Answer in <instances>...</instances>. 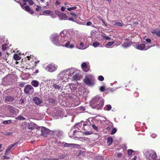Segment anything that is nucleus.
<instances>
[{"mask_svg":"<svg viewBox=\"0 0 160 160\" xmlns=\"http://www.w3.org/2000/svg\"><path fill=\"white\" fill-rule=\"evenodd\" d=\"M68 38H65L64 37H60L59 36L56 35L52 37V41L53 44L56 46H65L67 48H72L74 47V45L72 44H70L69 42H67L65 44H59V43H63L66 41Z\"/></svg>","mask_w":160,"mask_h":160,"instance_id":"nucleus-1","label":"nucleus"},{"mask_svg":"<svg viewBox=\"0 0 160 160\" xmlns=\"http://www.w3.org/2000/svg\"><path fill=\"white\" fill-rule=\"evenodd\" d=\"M103 105V102L98 97L94 98L90 102V106L92 108H97L98 110L102 108Z\"/></svg>","mask_w":160,"mask_h":160,"instance_id":"nucleus-2","label":"nucleus"},{"mask_svg":"<svg viewBox=\"0 0 160 160\" xmlns=\"http://www.w3.org/2000/svg\"><path fill=\"white\" fill-rule=\"evenodd\" d=\"M84 83L88 86H92L95 83V79L94 77L89 75L85 77L83 79Z\"/></svg>","mask_w":160,"mask_h":160,"instance_id":"nucleus-3","label":"nucleus"},{"mask_svg":"<svg viewBox=\"0 0 160 160\" xmlns=\"http://www.w3.org/2000/svg\"><path fill=\"white\" fill-rule=\"evenodd\" d=\"M133 45L135 48L141 50H146L152 47V46H148V48H145V44L143 43L140 44L139 43H134Z\"/></svg>","mask_w":160,"mask_h":160,"instance_id":"nucleus-4","label":"nucleus"},{"mask_svg":"<svg viewBox=\"0 0 160 160\" xmlns=\"http://www.w3.org/2000/svg\"><path fill=\"white\" fill-rule=\"evenodd\" d=\"M58 68L57 65L54 63H51L48 64L46 67V69L48 72H53L56 70Z\"/></svg>","mask_w":160,"mask_h":160,"instance_id":"nucleus-5","label":"nucleus"},{"mask_svg":"<svg viewBox=\"0 0 160 160\" xmlns=\"http://www.w3.org/2000/svg\"><path fill=\"white\" fill-rule=\"evenodd\" d=\"M24 92L26 94L31 95L33 93L34 88L31 85H27L24 88Z\"/></svg>","mask_w":160,"mask_h":160,"instance_id":"nucleus-6","label":"nucleus"},{"mask_svg":"<svg viewBox=\"0 0 160 160\" xmlns=\"http://www.w3.org/2000/svg\"><path fill=\"white\" fill-rule=\"evenodd\" d=\"M27 127L28 129L31 130L36 128L37 130H40L41 128L40 127L38 126L36 124L32 122L28 123Z\"/></svg>","mask_w":160,"mask_h":160,"instance_id":"nucleus-7","label":"nucleus"},{"mask_svg":"<svg viewBox=\"0 0 160 160\" xmlns=\"http://www.w3.org/2000/svg\"><path fill=\"white\" fill-rule=\"evenodd\" d=\"M146 155L147 158L149 159H152L156 157V154L154 151L150 150L147 151L146 153Z\"/></svg>","mask_w":160,"mask_h":160,"instance_id":"nucleus-8","label":"nucleus"},{"mask_svg":"<svg viewBox=\"0 0 160 160\" xmlns=\"http://www.w3.org/2000/svg\"><path fill=\"white\" fill-rule=\"evenodd\" d=\"M39 131L41 132L40 135L45 137H47L49 133V130L46 129V128L43 127H42V128H40V130H37L36 131L37 133V132Z\"/></svg>","mask_w":160,"mask_h":160,"instance_id":"nucleus-9","label":"nucleus"},{"mask_svg":"<svg viewBox=\"0 0 160 160\" xmlns=\"http://www.w3.org/2000/svg\"><path fill=\"white\" fill-rule=\"evenodd\" d=\"M76 72V70L74 68H71L69 69V72L68 74L69 76L70 77L72 76V75H74L73 76V78L74 79H76L78 78V77L77 76V74H75Z\"/></svg>","mask_w":160,"mask_h":160,"instance_id":"nucleus-10","label":"nucleus"},{"mask_svg":"<svg viewBox=\"0 0 160 160\" xmlns=\"http://www.w3.org/2000/svg\"><path fill=\"white\" fill-rule=\"evenodd\" d=\"M78 130H79L80 131H77L76 130L73 131V137L78 139L82 138L81 135L79 134L80 132H81L82 130H80L79 129H78Z\"/></svg>","mask_w":160,"mask_h":160,"instance_id":"nucleus-11","label":"nucleus"},{"mask_svg":"<svg viewBox=\"0 0 160 160\" xmlns=\"http://www.w3.org/2000/svg\"><path fill=\"white\" fill-rule=\"evenodd\" d=\"M81 66L83 70L85 72H88L90 70V66L87 65L86 62L82 63Z\"/></svg>","mask_w":160,"mask_h":160,"instance_id":"nucleus-12","label":"nucleus"},{"mask_svg":"<svg viewBox=\"0 0 160 160\" xmlns=\"http://www.w3.org/2000/svg\"><path fill=\"white\" fill-rule=\"evenodd\" d=\"M4 100L7 103H8V102H10L14 101V98L12 96H8L5 97L4 98Z\"/></svg>","mask_w":160,"mask_h":160,"instance_id":"nucleus-13","label":"nucleus"},{"mask_svg":"<svg viewBox=\"0 0 160 160\" xmlns=\"http://www.w3.org/2000/svg\"><path fill=\"white\" fill-rule=\"evenodd\" d=\"M23 9L25 10L27 12L30 13L32 14L34 13V12L32 9H31L30 7L28 5H27L23 7Z\"/></svg>","mask_w":160,"mask_h":160,"instance_id":"nucleus-14","label":"nucleus"},{"mask_svg":"<svg viewBox=\"0 0 160 160\" xmlns=\"http://www.w3.org/2000/svg\"><path fill=\"white\" fill-rule=\"evenodd\" d=\"M33 100L35 103L37 105H39L42 102L41 99L37 97H34L33 99Z\"/></svg>","mask_w":160,"mask_h":160,"instance_id":"nucleus-15","label":"nucleus"},{"mask_svg":"<svg viewBox=\"0 0 160 160\" xmlns=\"http://www.w3.org/2000/svg\"><path fill=\"white\" fill-rule=\"evenodd\" d=\"M68 33V32L66 30H63L61 32L59 36H60V37H64L65 38H68V37L67 35Z\"/></svg>","mask_w":160,"mask_h":160,"instance_id":"nucleus-16","label":"nucleus"},{"mask_svg":"<svg viewBox=\"0 0 160 160\" xmlns=\"http://www.w3.org/2000/svg\"><path fill=\"white\" fill-rule=\"evenodd\" d=\"M31 84L35 87H38L39 85V82L37 80H33L31 82Z\"/></svg>","mask_w":160,"mask_h":160,"instance_id":"nucleus-17","label":"nucleus"},{"mask_svg":"<svg viewBox=\"0 0 160 160\" xmlns=\"http://www.w3.org/2000/svg\"><path fill=\"white\" fill-rule=\"evenodd\" d=\"M63 144V147L64 148L71 147L73 146V145H74V144L68 143L65 142H64Z\"/></svg>","mask_w":160,"mask_h":160,"instance_id":"nucleus-18","label":"nucleus"},{"mask_svg":"<svg viewBox=\"0 0 160 160\" xmlns=\"http://www.w3.org/2000/svg\"><path fill=\"white\" fill-rule=\"evenodd\" d=\"M13 58L16 61L20 60L21 59V57L18 54H15L13 55Z\"/></svg>","mask_w":160,"mask_h":160,"instance_id":"nucleus-19","label":"nucleus"},{"mask_svg":"<svg viewBox=\"0 0 160 160\" xmlns=\"http://www.w3.org/2000/svg\"><path fill=\"white\" fill-rule=\"evenodd\" d=\"M113 142V139L111 137L108 138H107V143L108 145H110Z\"/></svg>","mask_w":160,"mask_h":160,"instance_id":"nucleus-20","label":"nucleus"},{"mask_svg":"<svg viewBox=\"0 0 160 160\" xmlns=\"http://www.w3.org/2000/svg\"><path fill=\"white\" fill-rule=\"evenodd\" d=\"M152 32L153 34H156L160 37V30H154Z\"/></svg>","mask_w":160,"mask_h":160,"instance_id":"nucleus-21","label":"nucleus"},{"mask_svg":"<svg viewBox=\"0 0 160 160\" xmlns=\"http://www.w3.org/2000/svg\"><path fill=\"white\" fill-rule=\"evenodd\" d=\"M52 87L53 88H54L55 89H58V90L61 89L62 88L61 86L58 85L56 84H53L52 85Z\"/></svg>","mask_w":160,"mask_h":160,"instance_id":"nucleus-22","label":"nucleus"},{"mask_svg":"<svg viewBox=\"0 0 160 160\" xmlns=\"http://www.w3.org/2000/svg\"><path fill=\"white\" fill-rule=\"evenodd\" d=\"M18 143V142L14 143L13 144L9 146L8 148L11 151V150L12 148L16 146Z\"/></svg>","mask_w":160,"mask_h":160,"instance_id":"nucleus-23","label":"nucleus"},{"mask_svg":"<svg viewBox=\"0 0 160 160\" xmlns=\"http://www.w3.org/2000/svg\"><path fill=\"white\" fill-rule=\"evenodd\" d=\"M48 101L49 103H54L56 102V100L55 99L50 98L48 99Z\"/></svg>","mask_w":160,"mask_h":160,"instance_id":"nucleus-24","label":"nucleus"},{"mask_svg":"<svg viewBox=\"0 0 160 160\" xmlns=\"http://www.w3.org/2000/svg\"><path fill=\"white\" fill-rule=\"evenodd\" d=\"M22 1L23 2H28L29 4L30 5H32L34 3L32 0H22Z\"/></svg>","mask_w":160,"mask_h":160,"instance_id":"nucleus-25","label":"nucleus"},{"mask_svg":"<svg viewBox=\"0 0 160 160\" xmlns=\"http://www.w3.org/2000/svg\"><path fill=\"white\" fill-rule=\"evenodd\" d=\"M33 56L30 55V56H27V58L28 61H29L30 62H32L34 61L33 58Z\"/></svg>","mask_w":160,"mask_h":160,"instance_id":"nucleus-26","label":"nucleus"},{"mask_svg":"<svg viewBox=\"0 0 160 160\" xmlns=\"http://www.w3.org/2000/svg\"><path fill=\"white\" fill-rule=\"evenodd\" d=\"M100 45V43L97 42H94L92 44L93 46L95 48L98 46Z\"/></svg>","mask_w":160,"mask_h":160,"instance_id":"nucleus-27","label":"nucleus"},{"mask_svg":"<svg viewBox=\"0 0 160 160\" xmlns=\"http://www.w3.org/2000/svg\"><path fill=\"white\" fill-rule=\"evenodd\" d=\"M105 110L107 111H109L112 109V106L109 104L108 105L105 107Z\"/></svg>","mask_w":160,"mask_h":160,"instance_id":"nucleus-28","label":"nucleus"},{"mask_svg":"<svg viewBox=\"0 0 160 160\" xmlns=\"http://www.w3.org/2000/svg\"><path fill=\"white\" fill-rule=\"evenodd\" d=\"M130 46V44L128 42L124 43L122 45V46H123V47L124 48H127Z\"/></svg>","mask_w":160,"mask_h":160,"instance_id":"nucleus-29","label":"nucleus"},{"mask_svg":"<svg viewBox=\"0 0 160 160\" xmlns=\"http://www.w3.org/2000/svg\"><path fill=\"white\" fill-rule=\"evenodd\" d=\"M7 45L6 44H3L2 45V49L4 51L6 50L7 48Z\"/></svg>","mask_w":160,"mask_h":160,"instance_id":"nucleus-30","label":"nucleus"},{"mask_svg":"<svg viewBox=\"0 0 160 160\" xmlns=\"http://www.w3.org/2000/svg\"><path fill=\"white\" fill-rule=\"evenodd\" d=\"M65 72H61L60 74V77H61V78L62 79H63L64 78V76H65Z\"/></svg>","mask_w":160,"mask_h":160,"instance_id":"nucleus-31","label":"nucleus"},{"mask_svg":"<svg viewBox=\"0 0 160 160\" xmlns=\"http://www.w3.org/2000/svg\"><path fill=\"white\" fill-rule=\"evenodd\" d=\"M77 8V7L76 6H74L72 7L68 8H67L68 10L69 11H71L72 10H74L76 9Z\"/></svg>","mask_w":160,"mask_h":160,"instance_id":"nucleus-32","label":"nucleus"},{"mask_svg":"<svg viewBox=\"0 0 160 160\" xmlns=\"http://www.w3.org/2000/svg\"><path fill=\"white\" fill-rule=\"evenodd\" d=\"M102 37L103 38L106 40H110L111 38L108 36H105L103 35H102Z\"/></svg>","mask_w":160,"mask_h":160,"instance_id":"nucleus-33","label":"nucleus"},{"mask_svg":"<svg viewBox=\"0 0 160 160\" xmlns=\"http://www.w3.org/2000/svg\"><path fill=\"white\" fill-rule=\"evenodd\" d=\"M114 25L115 26H119L120 27L122 26V24L120 22H116L114 23Z\"/></svg>","mask_w":160,"mask_h":160,"instance_id":"nucleus-34","label":"nucleus"},{"mask_svg":"<svg viewBox=\"0 0 160 160\" xmlns=\"http://www.w3.org/2000/svg\"><path fill=\"white\" fill-rule=\"evenodd\" d=\"M42 8L41 6L37 5V7L36 8V10L37 11H40L42 9Z\"/></svg>","mask_w":160,"mask_h":160,"instance_id":"nucleus-35","label":"nucleus"},{"mask_svg":"<svg viewBox=\"0 0 160 160\" xmlns=\"http://www.w3.org/2000/svg\"><path fill=\"white\" fill-rule=\"evenodd\" d=\"M117 131V129L115 128H113L110 134L111 135H113V134H114Z\"/></svg>","mask_w":160,"mask_h":160,"instance_id":"nucleus-36","label":"nucleus"},{"mask_svg":"<svg viewBox=\"0 0 160 160\" xmlns=\"http://www.w3.org/2000/svg\"><path fill=\"white\" fill-rule=\"evenodd\" d=\"M98 79L99 81H102L104 80V78L102 76L100 75L98 76Z\"/></svg>","mask_w":160,"mask_h":160,"instance_id":"nucleus-37","label":"nucleus"},{"mask_svg":"<svg viewBox=\"0 0 160 160\" xmlns=\"http://www.w3.org/2000/svg\"><path fill=\"white\" fill-rule=\"evenodd\" d=\"M10 152V150L9 149L7 148L4 154L7 155Z\"/></svg>","mask_w":160,"mask_h":160,"instance_id":"nucleus-38","label":"nucleus"},{"mask_svg":"<svg viewBox=\"0 0 160 160\" xmlns=\"http://www.w3.org/2000/svg\"><path fill=\"white\" fill-rule=\"evenodd\" d=\"M133 151L131 149H129L128 151V155L129 156H130L132 155V153L133 152Z\"/></svg>","mask_w":160,"mask_h":160,"instance_id":"nucleus-39","label":"nucleus"},{"mask_svg":"<svg viewBox=\"0 0 160 160\" xmlns=\"http://www.w3.org/2000/svg\"><path fill=\"white\" fill-rule=\"evenodd\" d=\"M114 43V42H109L107 43L106 45L110 46L112 45Z\"/></svg>","mask_w":160,"mask_h":160,"instance_id":"nucleus-40","label":"nucleus"},{"mask_svg":"<svg viewBox=\"0 0 160 160\" xmlns=\"http://www.w3.org/2000/svg\"><path fill=\"white\" fill-rule=\"evenodd\" d=\"M11 120H8L7 121H5L3 122V123L5 124H6L11 123Z\"/></svg>","mask_w":160,"mask_h":160,"instance_id":"nucleus-41","label":"nucleus"},{"mask_svg":"<svg viewBox=\"0 0 160 160\" xmlns=\"http://www.w3.org/2000/svg\"><path fill=\"white\" fill-rule=\"evenodd\" d=\"M43 12L45 13L50 14L51 13V11L49 10H46L43 11Z\"/></svg>","mask_w":160,"mask_h":160,"instance_id":"nucleus-42","label":"nucleus"},{"mask_svg":"<svg viewBox=\"0 0 160 160\" xmlns=\"http://www.w3.org/2000/svg\"><path fill=\"white\" fill-rule=\"evenodd\" d=\"M70 14L72 16V17H73L75 18H76L78 17V16L74 13H70Z\"/></svg>","mask_w":160,"mask_h":160,"instance_id":"nucleus-43","label":"nucleus"},{"mask_svg":"<svg viewBox=\"0 0 160 160\" xmlns=\"http://www.w3.org/2000/svg\"><path fill=\"white\" fill-rule=\"evenodd\" d=\"M4 134L7 136H10L12 134V132H6Z\"/></svg>","mask_w":160,"mask_h":160,"instance_id":"nucleus-44","label":"nucleus"},{"mask_svg":"<svg viewBox=\"0 0 160 160\" xmlns=\"http://www.w3.org/2000/svg\"><path fill=\"white\" fill-rule=\"evenodd\" d=\"M64 142H58V145L61 147H63Z\"/></svg>","mask_w":160,"mask_h":160,"instance_id":"nucleus-45","label":"nucleus"},{"mask_svg":"<svg viewBox=\"0 0 160 160\" xmlns=\"http://www.w3.org/2000/svg\"><path fill=\"white\" fill-rule=\"evenodd\" d=\"M100 90L101 92H103L105 90V88L104 86H101L100 87Z\"/></svg>","mask_w":160,"mask_h":160,"instance_id":"nucleus-46","label":"nucleus"},{"mask_svg":"<svg viewBox=\"0 0 160 160\" xmlns=\"http://www.w3.org/2000/svg\"><path fill=\"white\" fill-rule=\"evenodd\" d=\"M92 128L95 130H96V131H98V128L96 127L95 125L92 124Z\"/></svg>","mask_w":160,"mask_h":160,"instance_id":"nucleus-47","label":"nucleus"},{"mask_svg":"<svg viewBox=\"0 0 160 160\" xmlns=\"http://www.w3.org/2000/svg\"><path fill=\"white\" fill-rule=\"evenodd\" d=\"M24 102V100L22 99V98H21L19 101V103L21 104H22Z\"/></svg>","mask_w":160,"mask_h":160,"instance_id":"nucleus-48","label":"nucleus"},{"mask_svg":"<svg viewBox=\"0 0 160 160\" xmlns=\"http://www.w3.org/2000/svg\"><path fill=\"white\" fill-rule=\"evenodd\" d=\"M2 158L3 159H10V157H8L6 156H3V157H2Z\"/></svg>","mask_w":160,"mask_h":160,"instance_id":"nucleus-49","label":"nucleus"},{"mask_svg":"<svg viewBox=\"0 0 160 160\" xmlns=\"http://www.w3.org/2000/svg\"><path fill=\"white\" fill-rule=\"evenodd\" d=\"M18 2L20 4L22 8L23 9V7H25L23 6V4H22V3L21 2L19 1H18Z\"/></svg>","mask_w":160,"mask_h":160,"instance_id":"nucleus-50","label":"nucleus"},{"mask_svg":"<svg viewBox=\"0 0 160 160\" xmlns=\"http://www.w3.org/2000/svg\"><path fill=\"white\" fill-rule=\"evenodd\" d=\"M58 112H58L59 115H61L63 114V112L61 109L60 110H58Z\"/></svg>","mask_w":160,"mask_h":160,"instance_id":"nucleus-51","label":"nucleus"},{"mask_svg":"<svg viewBox=\"0 0 160 160\" xmlns=\"http://www.w3.org/2000/svg\"><path fill=\"white\" fill-rule=\"evenodd\" d=\"M80 109L81 110H82L83 111H84L86 110L85 107H84L83 106H81L80 107Z\"/></svg>","mask_w":160,"mask_h":160,"instance_id":"nucleus-52","label":"nucleus"},{"mask_svg":"<svg viewBox=\"0 0 160 160\" xmlns=\"http://www.w3.org/2000/svg\"><path fill=\"white\" fill-rule=\"evenodd\" d=\"M92 24V22H91L88 21L86 23V25L87 26H90Z\"/></svg>","mask_w":160,"mask_h":160,"instance_id":"nucleus-53","label":"nucleus"},{"mask_svg":"<svg viewBox=\"0 0 160 160\" xmlns=\"http://www.w3.org/2000/svg\"><path fill=\"white\" fill-rule=\"evenodd\" d=\"M148 43H150L151 42V39L149 38H146L145 40Z\"/></svg>","mask_w":160,"mask_h":160,"instance_id":"nucleus-54","label":"nucleus"},{"mask_svg":"<svg viewBox=\"0 0 160 160\" xmlns=\"http://www.w3.org/2000/svg\"><path fill=\"white\" fill-rule=\"evenodd\" d=\"M60 4V2L58 0H57L55 3L56 5H59Z\"/></svg>","mask_w":160,"mask_h":160,"instance_id":"nucleus-55","label":"nucleus"},{"mask_svg":"<svg viewBox=\"0 0 160 160\" xmlns=\"http://www.w3.org/2000/svg\"><path fill=\"white\" fill-rule=\"evenodd\" d=\"M73 17H70V18H69L68 19V20H70V21H74V18H73Z\"/></svg>","mask_w":160,"mask_h":160,"instance_id":"nucleus-56","label":"nucleus"},{"mask_svg":"<svg viewBox=\"0 0 160 160\" xmlns=\"http://www.w3.org/2000/svg\"><path fill=\"white\" fill-rule=\"evenodd\" d=\"M39 60H36L35 59V60H34V62L35 63V64L36 65V64L38 63L39 62Z\"/></svg>","mask_w":160,"mask_h":160,"instance_id":"nucleus-57","label":"nucleus"},{"mask_svg":"<svg viewBox=\"0 0 160 160\" xmlns=\"http://www.w3.org/2000/svg\"><path fill=\"white\" fill-rule=\"evenodd\" d=\"M65 8H64V7H62L61 8V10L63 12L65 10Z\"/></svg>","mask_w":160,"mask_h":160,"instance_id":"nucleus-58","label":"nucleus"},{"mask_svg":"<svg viewBox=\"0 0 160 160\" xmlns=\"http://www.w3.org/2000/svg\"><path fill=\"white\" fill-rule=\"evenodd\" d=\"M80 46L82 47V48H83L84 47V44L83 43V42H81L80 44Z\"/></svg>","mask_w":160,"mask_h":160,"instance_id":"nucleus-59","label":"nucleus"},{"mask_svg":"<svg viewBox=\"0 0 160 160\" xmlns=\"http://www.w3.org/2000/svg\"><path fill=\"white\" fill-rule=\"evenodd\" d=\"M153 160H159L157 159V156H156V157L155 158H153L152 159Z\"/></svg>","mask_w":160,"mask_h":160,"instance_id":"nucleus-60","label":"nucleus"},{"mask_svg":"<svg viewBox=\"0 0 160 160\" xmlns=\"http://www.w3.org/2000/svg\"><path fill=\"white\" fill-rule=\"evenodd\" d=\"M137 158V156H135L134 157V158H133L132 159V160H136Z\"/></svg>","mask_w":160,"mask_h":160,"instance_id":"nucleus-61","label":"nucleus"},{"mask_svg":"<svg viewBox=\"0 0 160 160\" xmlns=\"http://www.w3.org/2000/svg\"><path fill=\"white\" fill-rule=\"evenodd\" d=\"M84 133L85 135H88L90 134V133L89 132H84Z\"/></svg>","mask_w":160,"mask_h":160,"instance_id":"nucleus-62","label":"nucleus"},{"mask_svg":"<svg viewBox=\"0 0 160 160\" xmlns=\"http://www.w3.org/2000/svg\"><path fill=\"white\" fill-rule=\"evenodd\" d=\"M121 155H122V154L121 153H119L118 154L117 156L118 157H120L121 156Z\"/></svg>","mask_w":160,"mask_h":160,"instance_id":"nucleus-63","label":"nucleus"},{"mask_svg":"<svg viewBox=\"0 0 160 160\" xmlns=\"http://www.w3.org/2000/svg\"><path fill=\"white\" fill-rule=\"evenodd\" d=\"M156 135L155 134H152L151 135V136L152 137H156Z\"/></svg>","mask_w":160,"mask_h":160,"instance_id":"nucleus-64","label":"nucleus"}]
</instances>
